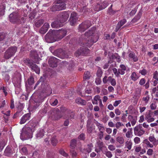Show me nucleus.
I'll return each mask as SVG.
<instances>
[{
  "mask_svg": "<svg viewBox=\"0 0 158 158\" xmlns=\"http://www.w3.org/2000/svg\"><path fill=\"white\" fill-rule=\"evenodd\" d=\"M95 29V27H93L82 35L79 40L81 46L89 47L98 41L99 37L96 33Z\"/></svg>",
  "mask_w": 158,
  "mask_h": 158,
  "instance_id": "1",
  "label": "nucleus"
},
{
  "mask_svg": "<svg viewBox=\"0 0 158 158\" xmlns=\"http://www.w3.org/2000/svg\"><path fill=\"white\" fill-rule=\"evenodd\" d=\"M31 128L30 127H25L23 129V132L21 134L20 138L22 140L32 138V132L34 131L35 128L37 127L38 123L33 122V120L31 122Z\"/></svg>",
  "mask_w": 158,
  "mask_h": 158,
  "instance_id": "2",
  "label": "nucleus"
},
{
  "mask_svg": "<svg viewBox=\"0 0 158 158\" xmlns=\"http://www.w3.org/2000/svg\"><path fill=\"white\" fill-rule=\"evenodd\" d=\"M16 47H12L7 50L5 53L4 57L6 59H9L13 56L17 51Z\"/></svg>",
  "mask_w": 158,
  "mask_h": 158,
  "instance_id": "3",
  "label": "nucleus"
},
{
  "mask_svg": "<svg viewBox=\"0 0 158 158\" xmlns=\"http://www.w3.org/2000/svg\"><path fill=\"white\" fill-rule=\"evenodd\" d=\"M24 62L26 65L30 67L31 69L36 73L38 74L40 73V68L36 64L31 63L30 60L28 59L24 60Z\"/></svg>",
  "mask_w": 158,
  "mask_h": 158,
  "instance_id": "4",
  "label": "nucleus"
},
{
  "mask_svg": "<svg viewBox=\"0 0 158 158\" xmlns=\"http://www.w3.org/2000/svg\"><path fill=\"white\" fill-rule=\"evenodd\" d=\"M66 33V31L64 29L55 31V41H57L62 39Z\"/></svg>",
  "mask_w": 158,
  "mask_h": 158,
  "instance_id": "5",
  "label": "nucleus"
},
{
  "mask_svg": "<svg viewBox=\"0 0 158 158\" xmlns=\"http://www.w3.org/2000/svg\"><path fill=\"white\" fill-rule=\"evenodd\" d=\"M21 81V75L19 73L15 74L13 78V82L15 87H20Z\"/></svg>",
  "mask_w": 158,
  "mask_h": 158,
  "instance_id": "6",
  "label": "nucleus"
},
{
  "mask_svg": "<svg viewBox=\"0 0 158 158\" xmlns=\"http://www.w3.org/2000/svg\"><path fill=\"white\" fill-rule=\"evenodd\" d=\"M55 31H50L44 37L45 40L48 43H51L55 41Z\"/></svg>",
  "mask_w": 158,
  "mask_h": 158,
  "instance_id": "7",
  "label": "nucleus"
},
{
  "mask_svg": "<svg viewBox=\"0 0 158 158\" xmlns=\"http://www.w3.org/2000/svg\"><path fill=\"white\" fill-rule=\"evenodd\" d=\"M134 133L135 135L140 136L145 133V131L143 129L142 126L139 124L134 128Z\"/></svg>",
  "mask_w": 158,
  "mask_h": 158,
  "instance_id": "8",
  "label": "nucleus"
},
{
  "mask_svg": "<svg viewBox=\"0 0 158 158\" xmlns=\"http://www.w3.org/2000/svg\"><path fill=\"white\" fill-rule=\"evenodd\" d=\"M91 25V23L89 21H85L79 25L78 30L81 32L84 31L86 29L90 27Z\"/></svg>",
  "mask_w": 158,
  "mask_h": 158,
  "instance_id": "9",
  "label": "nucleus"
},
{
  "mask_svg": "<svg viewBox=\"0 0 158 158\" xmlns=\"http://www.w3.org/2000/svg\"><path fill=\"white\" fill-rule=\"evenodd\" d=\"M78 21V16L75 12H72L70 18L69 22L71 25L74 26L76 25L77 22Z\"/></svg>",
  "mask_w": 158,
  "mask_h": 158,
  "instance_id": "10",
  "label": "nucleus"
},
{
  "mask_svg": "<svg viewBox=\"0 0 158 158\" xmlns=\"http://www.w3.org/2000/svg\"><path fill=\"white\" fill-rule=\"evenodd\" d=\"M69 15L68 12L64 11L60 13L58 16V18L63 23L67 21Z\"/></svg>",
  "mask_w": 158,
  "mask_h": 158,
  "instance_id": "11",
  "label": "nucleus"
},
{
  "mask_svg": "<svg viewBox=\"0 0 158 158\" xmlns=\"http://www.w3.org/2000/svg\"><path fill=\"white\" fill-rule=\"evenodd\" d=\"M89 52V50L85 48H81L77 50L75 53L76 56H78L80 55H86Z\"/></svg>",
  "mask_w": 158,
  "mask_h": 158,
  "instance_id": "12",
  "label": "nucleus"
},
{
  "mask_svg": "<svg viewBox=\"0 0 158 158\" xmlns=\"http://www.w3.org/2000/svg\"><path fill=\"white\" fill-rule=\"evenodd\" d=\"M19 15L18 13L13 12L10 14L9 15V20L10 22L14 23L19 22Z\"/></svg>",
  "mask_w": 158,
  "mask_h": 158,
  "instance_id": "13",
  "label": "nucleus"
},
{
  "mask_svg": "<svg viewBox=\"0 0 158 158\" xmlns=\"http://www.w3.org/2000/svg\"><path fill=\"white\" fill-rule=\"evenodd\" d=\"M56 53H57L55 54V55L61 59L69 57V56L66 54L65 52L62 49H59L55 51L54 52V53L56 54Z\"/></svg>",
  "mask_w": 158,
  "mask_h": 158,
  "instance_id": "14",
  "label": "nucleus"
},
{
  "mask_svg": "<svg viewBox=\"0 0 158 158\" xmlns=\"http://www.w3.org/2000/svg\"><path fill=\"white\" fill-rule=\"evenodd\" d=\"M65 8V4L64 2H58L56 5H54L52 7L53 10H62Z\"/></svg>",
  "mask_w": 158,
  "mask_h": 158,
  "instance_id": "15",
  "label": "nucleus"
},
{
  "mask_svg": "<svg viewBox=\"0 0 158 158\" xmlns=\"http://www.w3.org/2000/svg\"><path fill=\"white\" fill-rule=\"evenodd\" d=\"M59 60L58 59L54 57H51L49 59L48 64L51 67L53 68L57 66V64Z\"/></svg>",
  "mask_w": 158,
  "mask_h": 158,
  "instance_id": "16",
  "label": "nucleus"
},
{
  "mask_svg": "<svg viewBox=\"0 0 158 158\" xmlns=\"http://www.w3.org/2000/svg\"><path fill=\"white\" fill-rule=\"evenodd\" d=\"M153 113L149 111L148 113H146L145 115V119L148 123L153 122L155 120V118L152 117Z\"/></svg>",
  "mask_w": 158,
  "mask_h": 158,
  "instance_id": "17",
  "label": "nucleus"
},
{
  "mask_svg": "<svg viewBox=\"0 0 158 158\" xmlns=\"http://www.w3.org/2000/svg\"><path fill=\"white\" fill-rule=\"evenodd\" d=\"M63 23L57 18L51 24V26L53 28H58L62 27Z\"/></svg>",
  "mask_w": 158,
  "mask_h": 158,
  "instance_id": "18",
  "label": "nucleus"
},
{
  "mask_svg": "<svg viewBox=\"0 0 158 158\" xmlns=\"http://www.w3.org/2000/svg\"><path fill=\"white\" fill-rule=\"evenodd\" d=\"M30 113H27L24 114L21 118L20 121V124L24 123L27 121L30 118Z\"/></svg>",
  "mask_w": 158,
  "mask_h": 158,
  "instance_id": "19",
  "label": "nucleus"
},
{
  "mask_svg": "<svg viewBox=\"0 0 158 158\" xmlns=\"http://www.w3.org/2000/svg\"><path fill=\"white\" fill-rule=\"evenodd\" d=\"M128 120L131 123L132 126H134L136 123L137 120V116H133L131 115H129L127 117Z\"/></svg>",
  "mask_w": 158,
  "mask_h": 158,
  "instance_id": "20",
  "label": "nucleus"
},
{
  "mask_svg": "<svg viewBox=\"0 0 158 158\" xmlns=\"http://www.w3.org/2000/svg\"><path fill=\"white\" fill-rule=\"evenodd\" d=\"M93 147V145L92 143L88 144L86 146H85V148L83 150V151H81L83 152H85H85H84L85 150L87 152L89 153L91 151Z\"/></svg>",
  "mask_w": 158,
  "mask_h": 158,
  "instance_id": "21",
  "label": "nucleus"
},
{
  "mask_svg": "<svg viewBox=\"0 0 158 158\" xmlns=\"http://www.w3.org/2000/svg\"><path fill=\"white\" fill-rule=\"evenodd\" d=\"M135 151L136 152H139V155H143L146 152V150L143 149H142L141 147L139 146H137L135 147Z\"/></svg>",
  "mask_w": 158,
  "mask_h": 158,
  "instance_id": "22",
  "label": "nucleus"
},
{
  "mask_svg": "<svg viewBox=\"0 0 158 158\" xmlns=\"http://www.w3.org/2000/svg\"><path fill=\"white\" fill-rule=\"evenodd\" d=\"M118 69L119 75H123L125 73V71L126 69V67L124 65L122 64L120 65V68Z\"/></svg>",
  "mask_w": 158,
  "mask_h": 158,
  "instance_id": "23",
  "label": "nucleus"
},
{
  "mask_svg": "<svg viewBox=\"0 0 158 158\" xmlns=\"http://www.w3.org/2000/svg\"><path fill=\"white\" fill-rule=\"evenodd\" d=\"M75 102L77 103L82 106L85 105L87 103L85 100L80 98H77L76 99Z\"/></svg>",
  "mask_w": 158,
  "mask_h": 158,
  "instance_id": "24",
  "label": "nucleus"
},
{
  "mask_svg": "<svg viewBox=\"0 0 158 158\" xmlns=\"http://www.w3.org/2000/svg\"><path fill=\"white\" fill-rule=\"evenodd\" d=\"M142 15V12L141 11L139 12L137 15L132 19V22L133 23H135L140 18Z\"/></svg>",
  "mask_w": 158,
  "mask_h": 158,
  "instance_id": "25",
  "label": "nucleus"
},
{
  "mask_svg": "<svg viewBox=\"0 0 158 158\" xmlns=\"http://www.w3.org/2000/svg\"><path fill=\"white\" fill-rule=\"evenodd\" d=\"M129 56L130 58L134 62H136L138 60L137 57L136 56L134 53L131 52L129 54Z\"/></svg>",
  "mask_w": 158,
  "mask_h": 158,
  "instance_id": "26",
  "label": "nucleus"
},
{
  "mask_svg": "<svg viewBox=\"0 0 158 158\" xmlns=\"http://www.w3.org/2000/svg\"><path fill=\"white\" fill-rule=\"evenodd\" d=\"M5 8L6 5L4 3H2L0 5V16L4 14Z\"/></svg>",
  "mask_w": 158,
  "mask_h": 158,
  "instance_id": "27",
  "label": "nucleus"
},
{
  "mask_svg": "<svg viewBox=\"0 0 158 158\" xmlns=\"http://www.w3.org/2000/svg\"><path fill=\"white\" fill-rule=\"evenodd\" d=\"M100 97L98 95L94 96L93 99L92 100V103L94 105H97L98 104V101L99 102L101 100Z\"/></svg>",
  "mask_w": 158,
  "mask_h": 158,
  "instance_id": "28",
  "label": "nucleus"
},
{
  "mask_svg": "<svg viewBox=\"0 0 158 158\" xmlns=\"http://www.w3.org/2000/svg\"><path fill=\"white\" fill-rule=\"evenodd\" d=\"M130 77L131 80L134 81H136L139 78V76L135 72H133L132 73Z\"/></svg>",
  "mask_w": 158,
  "mask_h": 158,
  "instance_id": "29",
  "label": "nucleus"
},
{
  "mask_svg": "<svg viewBox=\"0 0 158 158\" xmlns=\"http://www.w3.org/2000/svg\"><path fill=\"white\" fill-rule=\"evenodd\" d=\"M44 131L43 129L40 130L36 134V137L39 138L42 137L44 135Z\"/></svg>",
  "mask_w": 158,
  "mask_h": 158,
  "instance_id": "30",
  "label": "nucleus"
},
{
  "mask_svg": "<svg viewBox=\"0 0 158 158\" xmlns=\"http://www.w3.org/2000/svg\"><path fill=\"white\" fill-rule=\"evenodd\" d=\"M109 82L113 86H115L116 84V81L115 79L112 78L111 76H109Z\"/></svg>",
  "mask_w": 158,
  "mask_h": 158,
  "instance_id": "31",
  "label": "nucleus"
},
{
  "mask_svg": "<svg viewBox=\"0 0 158 158\" xmlns=\"http://www.w3.org/2000/svg\"><path fill=\"white\" fill-rule=\"evenodd\" d=\"M143 143L145 144L148 147L152 148L153 147V145L150 143V142L147 139L144 140Z\"/></svg>",
  "mask_w": 158,
  "mask_h": 158,
  "instance_id": "32",
  "label": "nucleus"
},
{
  "mask_svg": "<svg viewBox=\"0 0 158 158\" xmlns=\"http://www.w3.org/2000/svg\"><path fill=\"white\" fill-rule=\"evenodd\" d=\"M148 139L149 141L152 143L154 145H157V144L156 143V139L154 135L150 136L148 138Z\"/></svg>",
  "mask_w": 158,
  "mask_h": 158,
  "instance_id": "33",
  "label": "nucleus"
},
{
  "mask_svg": "<svg viewBox=\"0 0 158 158\" xmlns=\"http://www.w3.org/2000/svg\"><path fill=\"white\" fill-rule=\"evenodd\" d=\"M133 136L132 128H131L126 134V136L128 138H131Z\"/></svg>",
  "mask_w": 158,
  "mask_h": 158,
  "instance_id": "34",
  "label": "nucleus"
},
{
  "mask_svg": "<svg viewBox=\"0 0 158 158\" xmlns=\"http://www.w3.org/2000/svg\"><path fill=\"white\" fill-rule=\"evenodd\" d=\"M141 92V90L140 89L137 88L135 90V93L134 96L136 97H139L140 96Z\"/></svg>",
  "mask_w": 158,
  "mask_h": 158,
  "instance_id": "35",
  "label": "nucleus"
},
{
  "mask_svg": "<svg viewBox=\"0 0 158 158\" xmlns=\"http://www.w3.org/2000/svg\"><path fill=\"white\" fill-rule=\"evenodd\" d=\"M76 141L75 139H73L71 141L70 147L71 148L73 149L76 146Z\"/></svg>",
  "mask_w": 158,
  "mask_h": 158,
  "instance_id": "36",
  "label": "nucleus"
},
{
  "mask_svg": "<svg viewBox=\"0 0 158 158\" xmlns=\"http://www.w3.org/2000/svg\"><path fill=\"white\" fill-rule=\"evenodd\" d=\"M7 34L4 33H0V42L3 41L6 38Z\"/></svg>",
  "mask_w": 158,
  "mask_h": 158,
  "instance_id": "37",
  "label": "nucleus"
},
{
  "mask_svg": "<svg viewBox=\"0 0 158 158\" xmlns=\"http://www.w3.org/2000/svg\"><path fill=\"white\" fill-rule=\"evenodd\" d=\"M51 143L53 146H55L58 143V141L56 137H53L52 138Z\"/></svg>",
  "mask_w": 158,
  "mask_h": 158,
  "instance_id": "38",
  "label": "nucleus"
},
{
  "mask_svg": "<svg viewBox=\"0 0 158 158\" xmlns=\"http://www.w3.org/2000/svg\"><path fill=\"white\" fill-rule=\"evenodd\" d=\"M115 126L116 128L117 129H119L121 127L124 126V125L121 122H118L115 123Z\"/></svg>",
  "mask_w": 158,
  "mask_h": 158,
  "instance_id": "39",
  "label": "nucleus"
},
{
  "mask_svg": "<svg viewBox=\"0 0 158 158\" xmlns=\"http://www.w3.org/2000/svg\"><path fill=\"white\" fill-rule=\"evenodd\" d=\"M90 72L86 71L84 73V78L85 79H88L90 78Z\"/></svg>",
  "mask_w": 158,
  "mask_h": 158,
  "instance_id": "40",
  "label": "nucleus"
},
{
  "mask_svg": "<svg viewBox=\"0 0 158 158\" xmlns=\"http://www.w3.org/2000/svg\"><path fill=\"white\" fill-rule=\"evenodd\" d=\"M116 140L120 144H123L124 142V139L123 137L118 136L116 139Z\"/></svg>",
  "mask_w": 158,
  "mask_h": 158,
  "instance_id": "41",
  "label": "nucleus"
},
{
  "mask_svg": "<svg viewBox=\"0 0 158 158\" xmlns=\"http://www.w3.org/2000/svg\"><path fill=\"white\" fill-rule=\"evenodd\" d=\"M126 144L127 148L129 150L131 149L132 145L131 141H127L126 142Z\"/></svg>",
  "mask_w": 158,
  "mask_h": 158,
  "instance_id": "42",
  "label": "nucleus"
},
{
  "mask_svg": "<svg viewBox=\"0 0 158 158\" xmlns=\"http://www.w3.org/2000/svg\"><path fill=\"white\" fill-rule=\"evenodd\" d=\"M44 21L43 19H40L36 22L35 25L37 27H39L43 24Z\"/></svg>",
  "mask_w": 158,
  "mask_h": 158,
  "instance_id": "43",
  "label": "nucleus"
},
{
  "mask_svg": "<svg viewBox=\"0 0 158 158\" xmlns=\"http://www.w3.org/2000/svg\"><path fill=\"white\" fill-rule=\"evenodd\" d=\"M98 144L99 148V151H101L102 148L104 147L103 142L99 141L98 142Z\"/></svg>",
  "mask_w": 158,
  "mask_h": 158,
  "instance_id": "44",
  "label": "nucleus"
},
{
  "mask_svg": "<svg viewBox=\"0 0 158 158\" xmlns=\"http://www.w3.org/2000/svg\"><path fill=\"white\" fill-rule=\"evenodd\" d=\"M70 152L72 157L73 158H75L74 157H75L77 155L76 152L74 150H73V149H71L70 150Z\"/></svg>",
  "mask_w": 158,
  "mask_h": 158,
  "instance_id": "45",
  "label": "nucleus"
},
{
  "mask_svg": "<svg viewBox=\"0 0 158 158\" xmlns=\"http://www.w3.org/2000/svg\"><path fill=\"white\" fill-rule=\"evenodd\" d=\"M60 153L65 157H67L68 156V154L67 153L64 151L63 149H61L59 150Z\"/></svg>",
  "mask_w": 158,
  "mask_h": 158,
  "instance_id": "46",
  "label": "nucleus"
},
{
  "mask_svg": "<svg viewBox=\"0 0 158 158\" xmlns=\"http://www.w3.org/2000/svg\"><path fill=\"white\" fill-rule=\"evenodd\" d=\"M112 70L114 75L116 77H118L119 76L118 69V70H117V69L116 68H114Z\"/></svg>",
  "mask_w": 158,
  "mask_h": 158,
  "instance_id": "47",
  "label": "nucleus"
},
{
  "mask_svg": "<svg viewBox=\"0 0 158 158\" xmlns=\"http://www.w3.org/2000/svg\"><path fill=\"white\" fill-rule=\"evenodd\" d=\"M31 56L34 57L35 58H38V55L37 52L36 51H31Z\"/></svg>",
  "mask_w": 158,
  "mask_h": 158,
  "instance_id": "48",
  "label": "nucleus"
},
{
  "mask_svg": "<svg viewBox=\"0 0 158 158\" xmlns=\"http://www.w3.org/2000/svg\"><path fill=\"white\" fill-rule=\"evenodd\" d=\"M139 73L142 75L145 76L147 74V71L146 69H143L139 71Z\"/></svg>",
  "mask_w": 158,
  "mask_h": 158,
  "instance_id": "49",
  "label": "nucleus"
},
{
  "mask_svg": "<svg viewBox=\"0 0 158 158\" xmlns=\"http://www.w3.org/2000/svg\"><path fill=\"white\" fill-rule=\"evenodd\" d=\"M66 114H68L67 115L69 118H72L74 117L73 113L70 110H69L68 113H67Z\"/></svg>",
  "mask_w": 158,
  "mask_h": 158,
  "instance_id": "50",
  "label": "nucleus"
},
{
  "mask_svg": "<svg viewBox=\"0 0 158 158\" xmlns=\"http://www.w3.org/2000/svg\"><path fill=\"white\" fill-rule=\"evenodd\" d=\"M34 83V79L32 77H31L28 79V83L29 85H32Z\"/></svg>",
  "mask_w": 158,
  "mask_h": 158,
  "instance_id": "51",
  "label": "nucleus"
},
{
  "mask_svg": "<svg viewBox=\"0 0 158 158\" xmlns=\"http://www.w3.org/2000/svg\"><path fill=\"white\" fill-rule=\"evenodd\" d=\"M109 77L105 76L103 79L102 81L104 84H106L108 81H109Z\"/></svg>",
  "mask_w": 158,
  "mask_h": 158,
  "instance_id": "52",
  "label": "nucleus"
},
{
  "mask_svg": "<svg viewBox=\"0 0 158 158\" xmlns=\"http://www.w3.org/2000/svg\"><path fill=\"white\" fill-rule=\"evenodd\" d=\"M108 6V4H106V5L104 6L103 7H102L101 8L99 6V5H97V8H95V10L96 11H99L102 9H104L107 6Z\"/></svg>",
  "mask_w": 158,
  "mask_h": 158,
  "instance_id": "53",
  "label": "nucleus"
},
{
  "mask_svg": "<svg viewBox=\"0 0 158 158\" xmlns=\"http://www.w3.org/2000/svg\"><path fill=\"white\" fill-rule=\"evenodd\" d=\"M102 72L101 69H99L97 71V75L99 77H100L102 76Z\"/></svg>",
  "mask_w": 158,
  "mask_h": 158,
  "instance_id": "54",
  "label": "nucleus"
},
{
  "mask_svg": "<svg viewBox=\"0 0 158 158\" xmlns=\"http://www.w3.org/2000/svg\"><path fill=\"white\" fill-rule=\"evenodd\" d=\"M126 22V19H123L118 23V24L121 27Z\"/></svg>",
  "mask_w": 158,
  "mask_h": 158,
  "instance_id": "55",
  "label": "nucleus"
},
{
  "mask_svg": "<svg viewBox=\"0 0 158 158\" xmlns=\"http://www.w3.org/2000/svg\"><path fill=\"white\" fill-rule=\"evenodd\" d=\"M49 27V23H44L42 27L45 28V31H47Z\"/></svg>",
  "mask_w": 158,
  "mask_h": 158,
  "instance_id": "56",
  "label": "nucleus"
},
{
  "mask_svg": "<svg viewBox=\"0 0 158 158\" xmlns=\"http://www.w3.org/2000/svg\"><path fill=\"white\" fill-rule=\"evenodd\" d=\"M61 111L65 113L66 114L69 112V110H68L67 108L65 107H61L60 108Z\"/></svg>",
  "mask_w": 158,
  "mask_h": 158,
  "instance_id": "57",
  "label": "nucleus"
},
{
  "mask_svg": "<svg viewBox=\"0 0 158 158\" xmlns=\"http://www.w3.org/2000/svg\"><path fill=\"white\" fill-rule=\"evenodd\" d=\"M134 141L136 144H139L140 142V138L137 137H136L134 138Z\"/></svg>",
  "mask_w": 158,
  "mask_h": 158,
  "instance_id": "58",
  "label": "nucleus"
},
{
  "mask_svg": "<svg viewBox=\"0 0 158 158\" xmlns=\"http://www.w3.org/2000/svg\"><path fill=\"white\" fill-rule=\"evenodd\" d=\"M127 116V114H123V115L121 118L122 121L123 122H126V118Z\"/></svg>",
  "mask_w": 158,
  "mask_h": 158,
  "instance_id": "59",
  "label": "nucleus"
},
{
  "mask_svg": "<svg viewBox=\"0 0 158 158\" xmlns=\"http://www.w3.org/2000/svg\"><path fill=\"white\" fill-rule=\"evenodd\" d=\"M149 99V95H147L145 97L143 98V100L146 103H147Z\"/></svg>",
  "mask_w": 158,
  "mask_h": 158,
  "instance_id": "60",
  "label": "nucleus"
},
{
  "mask_svg": "<svg viewBox=\"0 0 158 158\" xmlns=\"http://www.w3.org/2000/svg\"><path fill=\"white\" fill-rule=\"evenodd\" d=\"M121 102V101L120 100L115 101L113 104V106L115 107H116L118 104H120Z\"/></svg>",
  "mask_w": 158,
  "mask_h": 158,
  "instance_id": "61",
  "label": "nucleus"
},
{
  "mask_svg": "<svg viewBox=\"0 0 158 158\" xmlns=\"http://www.w3.org/2000/svg\"><path fill=\"white\" fill-rule=\"evenodd\" d=\"M150 108L152 110L155 109L156 108V103H152L150 105Z\"/></svg>",
  "mask_w": 158,
  "mask_h": 158,
  "instance_id": "62",
  "label": "nucleus"
},
{
  "mask_svg": "<svg viewBox=\"0 0 158 158\" xmlns=\"http://www.w3.org/2000/svg\"><path fill=\"white\" fill-rule=\"evenodd\" d=\"M153 152V150L152 149H149L147 151V154L149 156L152 155Z\"/></svg>",
  "mask_w": 158,
  "mask_h": 158,
  "instance_id": "63",
  "label": "nucleus"
},
{
  "mask_svg": "<svg viewBox=\"0 0 158 158\" xmlns=\"http://www.w3.org/2000/svg\"><path fill=\"white\" fill-rule=\"evenodd\" d=\"M153 78L156 80L158 78V72L157 71H156L153 74Z\"/></svg>",
  "mask_w": 158,
  "mask_h": 158,
  "instance_id": "64",
  "label": "nucleus"
}]
</instances>
